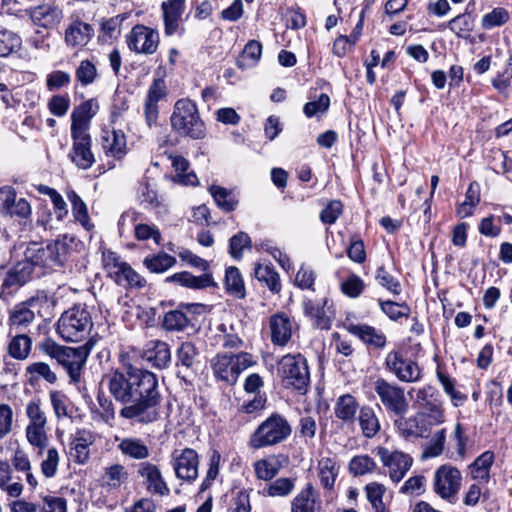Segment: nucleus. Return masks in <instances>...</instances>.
<instances>
[{
  "label": "nucleus",
  "mask_w": 512,
  "mask_h": 512,
  "mask_svg": "<svg viewBox=\"0 0 512 512\" xmlns=\"http://www.w3.org/2000/svg\"><path fill=\"white\" fill-rule=\"evenodd\" d=\"M34 312L22 303L13 308L10 312V324L15 327H25L34 321Z\"/></svg>",
  "instance_id": "obj_63"
},
{
  "label": "nucleus",
  "mask_w": 512,
  "mask_h": 512,
  "mask_svg": "<svg viewBox=\"0 0 512 512\" xmlns=\"http://www.w3.org/2000/svg\"><path fill=\"white\" fill-rule=\"evenodd\" d=\"M123 17L120 15L108 18L101 23L99 38L105 42L116 40L121 33Z\"/></svg>",
  "instance_id": "obj_55"
},
{
  "label": "nucleus",
  "mask_w": 512,
  "mask_h": 512,
  "mask_svg": "<svg viewBox=\"0 0 512 512\" xmlns=\"http://www.w3.org/2000/svg\"><path fill=\"white\" fill-rule=\"evenodd\" d=\"M98 109L95 99H89L75 107L71 114V134H89L91 119Z\"/></svg>",
  "instance_id": "obj_22"
},
{
  "label": "nucleus",
  "mask_w": 512,
  "mask_h": 512,
  "mask_svg": "<svg viewBox=\"0 0 512 512\" xmlns=\"http://www.w3.org/2000/svg\"><path fill=\"white\" fill-rule=\"evenodd\" d=\"M90 350L89 343L76 348L59 346L55 343H49L46 346V352L66 369L74 382L79 380Z\"/></svg>",
  "instance_id": "obj_8"
},
{
  "label": "nucleus",
  "mask_w": 512,
  "mask_h": 512,
  "mask_svg": "<svg viewBox=\"0 0 512 512\" xmlns=\"http://www.w3.org/2000/svg\"><path fill=\"white\" fill-rule=\"evenodd\" d=\"M66 196L71 203L74 219L79 222L86 230H91L93 228V224L90 221L88 208L85 202L73 190L67 191Z\"/></svg>",
  "instance_id": "obj_43"
},
{
  "label": "nucleus",
  "mask_w": 512,
  "mask_h": 512,
  "mask_svg": "<svg viewBox=\"0 0 512 512\" xmlns=\"http://www.w3.org/2000/svg\"><path fill=\"white\" fill-rule=\"evenodd\" d=\"M137 474L144 479L149 492L160 496L169 495L170 489L157 465L148 461L140 462L137 465Z\"/></svg>",
  "instance_id": "obj_19"
},
{
  "label": "nucleus",
  "mask_w": 512,
  "mask_h": 512,
  "mask_svg": "<svg viewBox=\"0 0 512 512\" xmlns=\"http://www.w3.org/2000/svg\"><path fill=\"white\" fill-rule=\"evenodd\" d=\"M286 458L283 455L270 454L254 462L253 468L257 479L272 480L284 467Z\"/></svg>",
  "instance_id": "obj_27"
},
{
  "label": "nucleus",
  "mask_w": 512,
  "mask_h": 512,
  "mask_svg": "<svg viewBox=\"0 0 512 512\" xmlns=\"http://www.w3.org/2000/svg\"><path fill=\"white\" fill-rule=\"evenodd\" d=\"M395 425L404 438L426 437L432 428L429 416L425 414H418L408 418L401 417L395 421Z\"/></svg>",
  "instance_id": "obj_23"
},
{
  "label": "nucleus",
  "mask_w": 512,
  "mask_h": 512,
  "mask_svg": "<svg viewBox=\"0 0 512 512\" xmlns=\"http://www.w3.org/2000/svg\"><path fill=\"white\" fill-rule=\"evenodd\" d=\"M21 37L4 26L0 25V57H7L20 50Z\"/></svg>",
  "instance_id": "obj_47"
},
{
  "label": "nucleus",
  "mask_w": 512,
  "mask_h": 512,
  "mask_svg": "<svg viewBox=\"0 0 512 512\" xmlns=\"http://www.w3.org/2000/svg\"><path fill=\"white\" fill-rule=\"evenodd\" d=\"M172 166L175 169L176 175L174 181L184 185L195 186L198 183V178L194 172H187L189 169V162L182 156H171Z\"/></svg>",
  "instance_id": "obj_44"
},
{
  "label": "nucleus",
  "mask_w": 512,
  "mask_h": 512,
  "mask_svg": "<svg viewBox=\"0 0 512 512\" xmlns=\"http://www.w3.org/2000/svg\"><path fill=\"white\" fill-rule=\"evenodd\" d=\"M376 462L368 455L354 456L348 465L349 472L354 476H363L376 469Z\"/></svg>",
  "instance_id": "obj_57"
},
{
  "label": "nucleus",
  "mask_w": 512,
  "mask_h": 512,
  "mask_svg": "<svg viewBox=\"0 0 512 512\" xmlns=\"http://www.w3.org/2000/svg\"><path fill=\"white\" fill-rule=\"evenodd\" d=\"M318 476L324 489L331 491L339 474L340 466L335 457H322L318 462Z\"/></svg>",
  "instance_id": "obj_33"
},
{
  "label": "nucleus",
  "mask_w": 512,
  "mask_h": 512,
  "mask_svg": "<svg viewBox=\"0 0 512 512\" xmlns=\"http://www.w3.org/2000/svg\"><path fill=\"white\" fill-rule=\"evenodd\" d=\"M374 390L386 410L398 416H402L408 411L409 403L402 387L383 378H378L374 382Z\"/></svg>",
  "instance_id": "obj_10"
},
{
  "label": "nucleus",
  "mask_w": 512,
  "mask_h": 512,
  "mask_svg": "<svg viewBox=\"0 0 512 512\" xmlns=\"http://www.w3.org/2000/svg\"><path fill=\"white\" fill-rule=\"evenodd\" d=\"M510 19L509 12L503 7H496L482 16L481 26L485 30H491L505 25Z\"/></svg>",
  "instance_id": "obj_53"
},
{
  "label": "nucleus",
  "mask_w": 512,
  "mask_h": 512,
  "mask_svg": "<svg viewBox=\"0 0 512 512\" xmlns=\"http://www.w3.org/2000/svg\"><path fill=\"white\" fill-rule=\"evenodd\" d=\"M346 328L350 334L357 336L365 344L374 348H384L387 343L385 334L372 326L366 324H350Z\"/></svg>",
  "instance_id": "obj_28"
},
{
  "label": "nucleus",
  "mask_w": 512,
  "mask_h": 512,
  "mask_svg": "<svg viewBox=\"0 0 512 512\" xmlns=\"http://www.w3.org/2000/svg\"><path fill=\"white\" fill-rule=\"evenodd\" d=\"M365 495L375 512H388L383 496L386 492L385 485L379 482H370L364 487Z\"/></svg>",
  "instance_id": "obj_46"
},
{
  "label": "nucleus",
  "mask_w": 512,
  "mask_h": 512,
  "mask_svg": "<svg viewBox=\"0 0 512 512\" xmlns=\"http://www.w3.org/2000/svg\"><path fill=\"white\" fill-rule=\"evenodd\" d=\"M93 36V26L77 18L67 26L64 41L68 47L83 48L89 43Z\"/></svg>",
  "instance_id": "obj_24"
},
{
  "label": "nucleus",
  "mask_w": 512,
  "mask_h": 512,
  "mask_svg": "<svg viewBox=\"0 0 512 512\" xmlns=\"http://www.w3.org/2000/svg\"><path fill=\"white\" fill-rule=\"evenodd\" d=\"M28 13L35 25L46 29L57 27L63 19L62 9L53 4H43L31 8Z\"/></svg>",
  "instance_id": "obj_25"
},
{
  "label": "nucleus",
  "mask_w": 512,
  "mask_h": 512,
  "mask_svg": "<svg viewBox=\"0 0 512 512\" xmlns=\"http://www.w3.org/2000/svg\"><path fill=\"white\" fill-rule=\"evenodd\" d=\"M0 489L9 497L18 498L24 489L20 481H13L12 468L7 461L0 459Z\"/></svg>",
  "instance_id": "obj_38"
},
{
  "label": "nucleus",
  "mask_w": 512,
  "mask_h": 512,
  "mask_svg": "<svg viewBox=\"0 0 512 512\" xmlns=\"http://www.w3.org/2000/svg\"><path fill=\"white\" fill-rule=\"evenodd\" d=\"M60 454L56 447L48 448L40 463L41 473L45 478H54L58 473Z\"/></svg>",
  "instance_id": "obj_54"
},
{
  "label": "nucleus",
  "mask_w": 512,
  "mask_h": 512,
  "mask_svg": "<svg viewBox=\"0 0 512 512\" xmlns=\"http://www.w3.org/2000/svg\"><path fill=\"white\" fill-rule=\"evenodd\" d=\"M143 264L152 273H163L176 264V258L168 253L160 252L145 257Z\"/></svg>",
  "instance_id": "obj_45"
},
{
  "label": "nucleus",
  "mask_w": 512,
  "mask_h": 512,
  "mask_svg": "<svg viewBox=\"0 0 512 512\" xmlns=\"http://www.w3.org/2000/svg\"><path fill=\"white\" fill-rule=\"evenodd\" d=\"M317 493L312 483H307L292 499L291 512H315Z\"/></svg>",
  "instance_id": "obj_35"
},
{
  "label": "nucleus",
  "mask_w": 512,
  "mask_h": 512,
  "mask_svg": "<svg viewBox=\"0 0 512 512\" xmlns=\"http://www.w3.org/2000/svg\"><path fill=\"white\" fill-rule=\"evenodd\" d=\"M167 281L174 282L191 289H202L213 284V279L210 274L205 273L201 276H194L187 271L175 273L168 277Z\"/></svg>",
  "instance_id": "obj_37"
},
{
  "label": "nucleus",
  "mask_w": 512,
  "mask_h": 512,
  "mask_svg": "<svg viewBox=\"0 0 512 512\" xmlns=\"http://www.w3.org/2000/svg\"><path fill=\"white\" fill-rule=\"evenodd\" d=\"M71 137L73 144L69 158L79 169H89L95 163L90 134H71Z\"/></svg>",
  "instance_id": "obj_16"
},
{
  "label": "nucleus",
  "mask_w": 512,
  "mask_h": 512,
  "mask_svg": "<svg viewBox=\"0 0 512 512\" xmlns=\"http://www.w3.org/2000/svg\"><path fill=\"white\" fill-rule=\"evenodd\" d=\"M93 327L92 315L84 305L65 310L57 322V333L67 342H81L88 338Z\"/></svg>",
  "instance_id": "obj_2"
},
{
  "label": "nucleus",
  "mask_w": 512,
  "mask_h": 512,
  "mask_svg": "<svg viewBox=\"0 0 512 512\" xmlns=\"http://www.w3.org/2000/svg\"><path fill=\"white\" fill-rule=\"evenodd\" d=\"M295 488V480L288 477H280L271 482L266 488V494L270 497H286Z\"/></svg>",
  "instance_id": "obj_61"
},
{
  "label": "nucleus",
  "mask_w": 512,
  "mask_h": 512,
  "mask_svg": "<svg viewBox=\"0 0 512 512\" xmlns=\"http://www.w3.org/2000/svg\"><path fill=\"white\" fill-rule=\"evenodd\" d=\"M375 453L382 465L388 469L390 479L396 483L404 478L413 464L412 457L399 450H389L386 447L378 446Z\"/></svg>",
  "instance_id": "obj_11"
},
{
  "label": "nucleus",
  "mask_w": 512,
  "mask_h": 512,
  "mask_svg": "<svg viewBox=\"0 0 512 512\" xmlns=\"http://www.w3.org/2000/svg\"><path fill=\"white\" fill-rule=\"evenodd\" d=\"M26 372L30 376V381L44 379L50 384L57 381L56 374L51 370L50 366L44 362H34L27 366Z\"/></svg>",
  "instance_id": "obj_60"
},
{
  "label": "nucleus",
  "mask_w": 512,
  "mask_h": 512,
  "mask_svg": "<svg viewBox=\"0 0 512 512\" xmlns=\"http://www.w3.org/2000/svg\"><path fill=\"white\" fill-rule=\"evenodd\" d=\"M186 0H165L161 4L163 14L164 33L172 36L176 33H183L182 14L185 10Z\"/></svg>",
  "instance_id": "obj_17"
},
{
  "label": "nucleus",
  "mask_w": 512,
  "mask_h": 512,
  "mask_svg": "<svg viewBox=\"0 0 512 512\" xmlns=\"http://www.w3.org/2000/svg\"><path fill=\"white\" fill-rule=\"evenodd\" d=\"M257 364V357L248 352L218 353L211 359L213 375L219 381L234 385L239 375Z\"/></svg>",
  "instance_id": "obj_3"
},
{
  "label": "nucleus",
  "mask_w": 512,
  "mask_h": 512,
  "mask_svg": "<svg viewBox=\"0 0 512 512\" xmlns=\"http://www.w3.org/2000/svg\"><path fill=\"white\" fill-rule=\"evenodd\" d=\"M46 425L28 424L25 429V435L28 443L38 448L39 454L46 447L48 437L45 429Z\"/></svg>",
  "instance_id": "obj_56"
},
{
  "label": "nucleus",
  "mask_w": 512,
  "mask_h": 512,
  "mask_svg": "<svg viewBox=\"0 0 512 512\" xmlns=\"http://www.w3.org/2000/svg\"><path fill=\"white\" fill-rule=\"evenodd\" d=\"M166 84L161 78L154 79L149 86L144 102L145 121L149 127L157 123L159 116L158 102L166 97Z\"/></svg>",
  "instance_id": "obj_18"
},
{
  "label": "nucleus",
  "mask_w": 512,
  "mask_h": 512,
  "mask_svg": "<svg viewBox=\"0 0 512 512\" xmlns=\"http://www.w3.org/2000/svg\"><path fill=\"white\" fill-rule=\"evenodd\" d=\"M291 431L290 424L283 416L272 414L251 434L248 446L258 450L277 445L286 440Z\"/></svg>",
  "instance_id": "obj_5"
},
{
  "label": "nucleus",
  "mask_w": 512,
  "mask_h": 512,
  "mask_svg": "<svg viewBox=\"0 0 512 512\" xmlns=\"http://www.w3.org/2000/svg\"><path fill=\"white\" fill-rule=\"evenodd\" d=\"M480 202V188L479 184L472 182L465 194V200L457 208V214L461 218H466L472 215L475 207Z\"/></svg>",
  "instance_id": "obj_48"
},
{
  "label": "nucleus",
  "mask_w": 512,
  "mask_h": 512,
  "mask_svg": "<svg viewBox=\"0 0 512 512\" xmlns=\"http://www.w3.org/2000/svg\"><path fill=\"white\" fill-rule=\"evenodd\" d=\"M462 483L460 470L451 464L439 466L433 477V490L443 500L452 502L458 495Z\"/></svg>",
  "instance_id": "obj_9"
},
{
  "label": "nucleus",
  "mask_w": 512,
  "mask_h": 512,
  "mask_svg": "<svg viewBox=\"0 0 512 512\" xmlns=\"http://www.w3.org/2000/svg\"><path fill=\"white\" fill-rule=\"evenodd\" d=\"M494 453L485 451L469 465V472L473 480L479 483H487L490 479V470L494 463Z\"/></svg>",
  "instance_id": "obj_34"
},
{
  "label": "nucleus",
  "mask_w": 512,
  "mask_h": 512,
  "mask_svg": "<svg viewBox=\"0 0 512 512\" xmlns=\"http://www.w3.org/2000/svg\"><path fill=\"white\" fill-rule=\"evenodd\" d=\"M102 265L108 275L115 280L116 276L121 272L126 262L122 261L120 256L109 249L102 251Z\"/></svg>",
  "instance_id": "obj_62"
},
{
  "label": "nucleus",
  "mask_w": 512,
  "mask_h": 512,
  "mask_svg": "<svg viewBox=\"0 0 512 512\" xmlns=\"http://www.w3.org/2000/svg\"><path fill=\"white\" fill-rule=\"evenodd\" d=\"M304 311L309 316L316 327L328 330L331 326V317L329 315V308L326 307V302L316 303L313 301H306L304 303Z\"/></svg>",
  "instance_id": "obj_39"
},
{
  "label": "nucleus",
  "mask_w": 512,
  "mask_h": 512,
  "mask_svg": "<svg viewBox=\"0 0 512 512\" xmlns=\"http://www.w3.org/2000/svg\"><path fill=\"white\" fill-rule=\"evenodd\" d=\"M139 214L136 211H126L119 219V231L122 234L127 225H134V236L139 241L153 239L156 244L160 243L161 234L155 225L137 223Z\"/></svg>",
  "instance_id": "obj_20"
},
{
  "label": "nucleus",
  "mask_w": 512,
  "mask_h": 512,
  "mask_svg": "<svg viewBox=\"0 0 512 512\" xmlns=\"http://www.w3.org/2000/svg\"><path fill=\"white\" fill-rule=\"evenodd\" d=\"M101 479L108 489L119 490L128 483L129 472L123 464L113 463L103 468Z\"/></svg>",
  "instance_id": "obj_30"
},
{
  "label": "nucleus",
  "mask_w": 512,
  "mask_h": 512,
  "mask_svg": "<svg viewBox=\"0 0 512 512\" xmlns=\"http://www.w3.org/2000/svg\"><path fill=\"white\" fill-rule=\"evenodd\" d=\"M171 125L181 136L193 139H202L205 136V124L200 118L197 105L190 99H180L175 103Z\"/></svg>",
  "instance_id": "obj_4"
},
{
  "label": "nucleus",
  "mask_w": 512,
  "mask_h": 512,
  "mask_svg": "<svg viewBox=\"0 0 512 512\" xmlns=\"http://www.w3.org/2000/svg\"><path fill=\"white\" fill-rule=\"evenodd\" d=\"M101 146L107 157L121 160L127 153L126 136L121 130H104Z\"/></svg>",
  "instance_id": "obj_26"
},
{
  "label": "nucleus",
  "mask_w": 512,
  "mask_h": 512,
  "mask_svg": "<svg viewBox=\"0 0 512 512\" xmlns=\"http://www.w3.org/2000/svg\"><path fill=\"white\" fill-rule=\"evenodd\" d=\"M128 48L137 54L152 55L160 43L159 32L151 27L135 25L127 35Z\"/></svg>",
  "instance_id": "obj_12"
},
{
  "label": "nucleus",
  "mask_w": 512,
  "mask_h": 512,
  "mask_svg": "<svg viewBox=\"0 0 512 512\" xmlns=\"http://www.w3.org/2000/svg\"><path fill=\"white\" fill-rule=\"evenodd\" d=\"M11 463L13 468L25 474V479L31 488H36L38 485L37 478L32 472V463L29 454L22 448H16L12 457Z\"/></svg>",
  "instance_id": "obj_36"
},
{
  "label": "nucleus",
  "mask_w": 512,
  "mask_h": 512,
  "mask_svg": "<svg viewBox=\"0 0 512 512\" xmlns=\"http://www.w3.org/2000/svg\"><path fill=\"white\" fill-rule=\"evenodd\" d=\"M173 468L177 478L191 482L198 477L199 458L192 448L174 451L172 454Z\"/></svg>",
  "instance_id": "obj_14"
},
{
  "label": "nucleus",
  "mask_w": 512,
  "mask_h": 512,
  "mask_svg": "<svg viewBox=\"0 0 512 512\" xmlns=\"http://www.w3.org/2000/svg\"><path fill=\"white\" fill-rule=\"evenodd\" d=\"M190 324V319L181 310L168 311L164 315L163 326L169 331H182Z\"/></svg>",
  "instance_id": "obj_59"
},
{
  "label": "nucleus",
  "mask_w": 512,
  "mask_h": 512,
  "mask_svg": "<svg viewBox=\"0 0 512 512\" xmlns=\"http://www.w3.org/2000/svg\"><path fill=\"white\" fill-rule=\"evenodd\" d=\"M282 383L301 394L308 391L310 373L306 359L301 354H287L281 358L277 367Z\"/></svg>",
  "instance_id": "obj_6"
},
{
  "label": "nucleus",
  "mask_w": 512,
  "mask_h": 512,
  "mask_svg": "<svg viewBox=\"0 0 512 512\" xmlns=\"http://www.w3.org/2000/svg\"><path fill=\"white\" fill-rule=\"evenodd\" d=\"M224 283L228 292L238 298L245 297L244 281L237 267L230 266L226 269Z\"/></svg>",
  "instance_id": "obj_49"
},
{
  "label": "nucleus",
  "mask_w": 512,
  "mask_h": 512,
  "mask_svg": "<svg viewBox=\"0 0 512 512\" xmlns=\"http://www.w3.org/2000/svg\"><path fill=\"white\" fill-rule=\"evenodd\" d=\"M358 409L359 404L355 397L350 394H344L337 399L334 414L343 422H353Z\"/></svg>",
  "instance_id": "obj_40"
},
{
  "label": "nucleus",
  "mask_w": 512,
  "mask_h": 512,
  "mask_svg": "<svg viewBox=\"0 0 512 512\" xmlns=\"http://www.w3.org/2000/svg\"><path fill=\"white\" fill-rule=\"evenodd\" d=\"M197 356L198 351L195 345L191 342H183L176 352L177 364L187 369L192 368Z\"/></svg>",
  "instance_id": "obj_64"
},
{
  "label": "nucleus",
  "mask_w": 512,
  "mask_h": 512,
  "mask_svg": "<svg viewBox=\"0 0 512 512\" xmlns=\"http://www.w3.org/2000/svg\"><path fill=\"white\" fill-rule=\"evenodd\" d=\"M32 346L29 336L20 334L11 339L8 345V353L17 360H24L28 357Z\"/></svg>",
  "instance_id": "obj_50"
},
{
  "label": "nucleus",
  "mask_w": 512,
  "mask_h": 512,
  "mask_svg": "<svg viewBox=\"0 0 512 512\" xmlns=\"http://www.w3.org/2000/svg\"><path fill=\"white\" fill-rule=\"evenodd\" d=\"M98 435L89 429H77L70 438V454L75 463L84 465L91 456V448L95 444Z\"/></svg>",
  "instance_id": "obj_15"
},
{
  "label": "nucleus",
  "mask_w": 512,
  "mask_h": 512,
  "mask_svg": "<svg viewBox=\"0 0 512 512\" xmlns=\"http://www.w3.org/2000/svg\"><path fill=\"white\" fill-rule=\"evenodd\" d=\"M106 379L111 395L126 404L120 410L121 417L145 424L159 418L161 396L154 373L129 367L126 371H111Z\"/></svg>",
  "instance_id": "obj_1"
},
{
  "label": "nucleus",
  "mask_w": 512,
  "mask_h": 512,
  "mask_svg": "<svg viewBox=\"0 0 512 512\" xmlns=\"http://www.w3.org/2000/svg\"><path fill=\"white\" fill-rule=\"evenodd\" d=\"M34 267L30 261L24 259L17 262L7 273L3 285L5 287H19L31 279Z\"/></svg>",
  "instance_id": "obj_32"
},
{
  "label": "nucleus",
  "mask_w": 512,
  "mask_h": 512,
  "mask_svg": "<svg viewBox=\"0 0 512 512\" xmlns=\"http://www.w3.org/2000/svg\"><path fill=\"white\" fill-rule=\"evenodd\" d=\"M145 357L157 368H166L171 361V353L166 342L152 340L147 343L145 348Z\"/></svg>",
  "instance_id": "obj_31"
},
{
  "label": "nucleus",
  "mask_w": 512,
  "mask_h": 512,
  "mask_svg": "<svg viewBox=\"0 0 512 512\" xmlns=\"http://www.w3.org/2000/svg\"><path fill=\"white\" fill-rule=\"evenodd\" d=\"M295 322L284 312H277L269 318L271 341L274 345L285 346L291 339Z\"/></svg>",
  "instance_id": "obj_21"
},
{
  "label": "nucleus",
  "mask_w": 512,
  "mask_h": 512,
  "mask_svg": "<svg viewBox=\"0 0 512 512\" xmlns=\"http://www.w3.org/2000/svg\"><path fill=\"white\" fill-rule=\"evenodd\" d=\"M67 254L66 243L62 240H55L43 246L40 243H29L24 251V256L31 262L33 267H42L54 270L61 267Z\"/></svg>",
  "instance_id": "obj_7"
},
{
  "label": "nucleus",
  "mask_w": 512,
  "mask_h": 512,
  "mask_svg": "<svg viewBox=\"0 0 512 512\" xmlns=\"http://www.w3.org/2000/svg\"><path fill=\"white\" fill-rule=\"evenodd\" d=\"M209 191L218 207H220L222 210L230 212L236 208L238 200L232 194V192L220 186H211Z\"/></svg>",
  "instance_id": "obj_52"
},
{
  "label": "nucleus",
  "mask_w": 512,
  "mask_h": 512,
  "mask_svg": "<svg viewBox=\"0 0 512 512\" xmlns=\"http://www.w3.org/2000/svg\"><path fill=\"white\" fill-rule=\"evenodd\" d=\"M262 54V45L256 40H250L244 47L238 65L241 68L251 67L257 64Z\"/></svg>",
  "instance_id": "obj_58"
},
{
  "label": "nucleus",
  "mask_w": 512,
  "mask_h": 512,
  "mask_svg": "<svg viewBox=\"0 0 512 512\" xmlns=\"http://www.w3.org/2000/svg\"><path fill=\"white\" fill-rule=\"evenodd\" d=\"M254 275L256 279L264 283L271 292L279 293L281 291L279 274L272 265L257 263L254 268Z\"/></svg>",
  "instance_id": "obj_42"
},
{
  "label": "nucleus",
  "mask_w": 512,
  "mask_h": 512,
  "mask_svg": "<svg viewBox=\"0 0 512 512\" xmlns=\"http://www.w3.org/2000/svg\"><path fill=\"white\" fill-rule=\"evenodd\" d=\"M117 448L121 454L133 460H145L150 455V449L146 443L137 437H124L118 439Z\"/></svg>",
  "instance_id": "obj_29"
},
{
  "label": "nucleus",
  "mask_w": 512,
  "mask_h": 512,
  "mask_svg": "<svg viewBox=\"0 0 512 512\" xmlns=\"http://www.w3.org/2000/svg\"><path fill=\"white\" fill-rule=\"evenodd\" d=\"M446 429H440L433 433L430 440L425 444L422 458H435L440 456L445 447Z\"/></svg>",
  "instance_id": "obj_51"
},
{
  "label": "nucleus",
  "mask_w": 512,
  "mask_h": 512,
  "mask_svg": "<svg viewBox=\"0 0 512 512\" xmlns=\"http://www.w3.org/2000/svg\"><path fill=\"white\" fill-rule=\"evenodd\" d=\"M385 366L401 382L414 383L421 378L422 372L418 363L404 358L399 351L393 350L387 353Z\"/></svg>",
  "instance_id": "obj_13"
},
{
  "label": "nucleus",
  "mask_w": 512,
  "mask_h": 512,
  "mask_svg": "<svg viewBox=\"0 0 512 512\" xmlns=\"http://www.w3.org/2000/svg\"><path fill=\"white\" fill-rule=\"evenodd\" d=\"M358 421L362 434L366 438L374 437L380 430V421L374 409L370 406L360 408Z\"/></svg>",
  "instance_id": "obj_41"
}]
</instances>
